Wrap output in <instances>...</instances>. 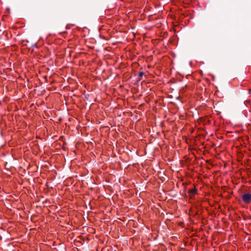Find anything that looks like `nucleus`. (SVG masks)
Segmentation results:
<instances>
[{"instance_id":"1","label":"nucleus","mask_w":251,"mask_h":251,"mask_svg":"<svg viewBox=\"0 0 251 251\" xmlns=\"http://www.w3.org/2000/svg\"><path fill=\"white\" fill-rule=\"evenodd\" d=\"M242 201L246 204L251 203V194L245 193L242 196Z\"/></svg>"},{"instance_id":"2","label":"nucleus","mask_w":251,"mask_h":251,"mask_svg":"<svg viewBox=\"0 0 251 251\" xmlns=\"http://www.w3.org/2000/svg\"><path fill=\"white\" fill-rule=\"evenodd\" d=\"M188 193L191 195V197L194 196L197 193V190L196 188L194 189H189L188 190Z\"/></svg>"},{"instance_id":"3","label":"nucleus","mask_w":251,"mask_h":251,"mask_svg":"<svg viewBox=\"0 0 251 251\" xmlns=\"http://www.w3.org/2000/svg\"><path fill=\"white\" fill-rule=\"evenodd\" d=\"M144 73L143 72H140L139 73V77H140V79H141V77L144 75Z\"/></svg>"}]
</instances>
